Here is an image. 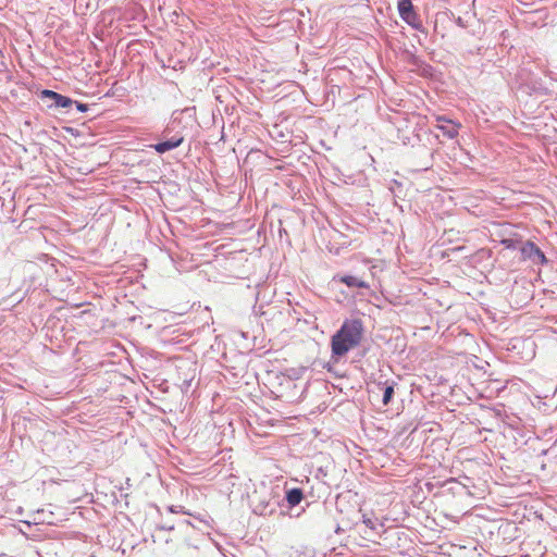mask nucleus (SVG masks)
Segmentation results:
<instances>
[{
  "instance_id": "nucleus-8",
  "label": "nucleus",
  "mask_w": 557,
  "mask_h": 557,
  "mask_svg": "<svg viewBox=\"0 0 557 557\" xmlns=\"http://www.w3.org/2000/svg\"><path fill=\"white\" fill-rule=\"evenodd\" d=\"M304 498V493L301 488L294 487L286 491V500L290 507H295L300 504Z\"/></svg>"
},
{
  "instance_id": "nucleus-3",
  "label": "nucleus",
  "mask_w": 557,
  "mask_h": 557,
  "mask_svg": "<svg viewBox=\"0 0 557 557\" xmlns=\"http://www.w3.org/2000/svg\"><path fill=\"white\" fill-rule=\"evenodd\" d=\"M398 13L404 22H406L409 26L419 30L421 33H425V28L420 20L419 14L416 12L414 7L411 0H399L398 1Z\"/></svg>"
},
{
  "instance_id": "nucleus-12",
  "label": "nucleus",
  "mask_w": 557,
  "mask_h": 557,
  "mask_svg": "<svg viewBox=\"0 0 557 557\" xmlns=\"http://www.w3.org/2000/svg\"><path fill=\"white\" fill-rule=\"evenodd\" d=\"M76 106V109L77 111L79 112H86L88 110V106L86 103H82V102H77V101H74V103Z\"/></svg>"
},
{
  "instance_id": "nucleus-10",
  "label": "nucleus",
  "mask_w": 557,
  "mask_h": 557,
  "mask_svg": "<svg viewBox=\"0 0 557 557\" xmlns=\"http://www.w3.org/2000/svg\"><path fill=\"white\" fill-rule=\"evenodd\" d=\"M502 244H503L507 249H516V248H517V242H516L515 239H511V238L503 239V240H502Z\"/></svg>"
},
{
  "instance_id": "nucleus-4",
  "label": "nucleus",
  "mask_w": 557,
  "mask_h": 557,
  "mask_svg": "<svg viewBox=\"0 0 557 557\" xmlns=\"http://www.w3.org/2000/svg\"><path fill=\"white\" fill-rule=\"evenodd\" d=\"M523 259H529L535 264H545L547 259L544 252L531 240L525 242L520 248Z\"/></svg>"
},
{
  "instance_id": "nucleus-2",
  "label": "nucleus",
  "mask_w": 557,
  "mask_h": 557,
  "mask_svg": "<svg viewBox=\"0 0 557 557\" xmlns=\"http://www.w3.org/2000/svg\"><path fill=\"white\" fill-rule=\"evenodd\" d=\"M161 140L150 147L158 153L163 154L170 150L180 147L184 143V136L180 132L172 134V129L168 126L161 134Z\"/></svg>"
},
{
  "instance_id": "nucleus-7",
  "label": "nucleus",
  "mask_w": 557,
  "mask_h": 557,
  "mask_svg": "<svg viewBox=\"0 0 557 557\" xmlns=\"http://www.w3.org/2000/svg\"><path fill=\"white\" fill-rule=\"evenodd\" d=\"M339 281L348 287L369 288V284L354 275H343Z\"/></svg>"
},
{
  "instance_id": "nucleus-9",
  "label": "nucleus",
  "mask_w": 557,
  "mask_h": 557,
  "mask_svg": "<svg viewBox=\"0 0 557 557\" xmlns=\"http://www.w3.org/2000/svg\"><path fill=\"white\" fill-rule=\"evenodd\" d=\"M394 396V385H386L383 389V398L382 401L386 406L391 403L392 398Z\"/></svg>"
},
{
  "instance_id": "nucleus-6",
  "label": "nucleus",
  "mask_w": 557,
  "mask_h": 557,
  "mask_svg": "<svg viewBox=\"0 0 557 557\" xmlns=\"http://www.w3.org/2000/svg\"><path fill=\"white\" fill-rule=\"evenodd\" d=\"M437 125L436 127L449 139H454L458 136V132L460 128V124L455 123L454 121L446 119L441 115L436 117Z\"/></svg>"
},
{
  "instance_id": "nucleus-5",
  "label": "nucleus",
  "mask_w": 557,
  "mask_h": 557,
  "mask_svg": "<svg viewBox=\"0 0 557 557\" xmlns=\"http://www.w3.org/2000/svg\"><path fill=\"white\" fill-rule=\"evenodd\" d=\"M40 98L42 100H51L52 102L49 106L50 108H70L74 103V100H72L70 97L63 96L50 89L41 90Z\"/></svg>"
},
{
  "instance_id": "nucleus-13",
  "label": "nucleus",
  "mask_w": 557,
  "mask_h": 557,
  "mask_svg": "<svg viewBox=\"0 0 557 557\" xmlns=\"http://www.w3.org/2000/svg\"><path fill=\"white\" fill-rule=\"evenodd\" d=\"M363 523H364L368 528H370L371 530H375V525H376V524H375V522H374L372 519H370V518H366V517L363 516Z\"/></svg>"
},
{
  "instance_id": "nucleus-14",
  "label": "nucleus",
  "mask_w": 557,
  "mask_h": 557,
  "mask_svg": "<svg viewBox=\"0 0 557 557\" xmlns=\"http://www.w3.org/2000/svg\"><path fill=\"white\" fill-rule=\"evenodd\" d=\"M455 22H456V24H457L459 27H461V28H466V27H467V25H466L465 21H463L460 16H458V17L455 20Z\"/></svg>"
},
{
  "instance_id": "nucleus-1",
  "label": "nucleus",
  "mask_w": 557,
  "mask_h": 557,
  "mask_svg": "<svg viewBox=\"0 0 557 557\" xmlns=\"http://www.w3.org/2000/svg\"><path fill=\"white\" fill-rule=\"evenodd\" d=\"M364 329L360 319H347L331 337L332 360L337 362L352 348L360 345Z\"/></svg>"
},
{
  "instance_id": "nucleus-11",
  "label": "nucleus",
  "mask_w": 557,
  "mask_h": 557,
  "mask_svg": "<svg viewBox=\"0 0 557 557\" xmlns=\"http://www.w3.org/2000/svg\"><path fill=\"white\" fill-rule=\"evenodd\" d=\"M268 506L269 505H265L262 508H260V506H258L255 511L258 512L261 516H265L268 513H272L274 509L271 508L270 510H268Z\"/></svg>"
}]
</instances>
